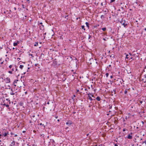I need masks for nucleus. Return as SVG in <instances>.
I'll return each mask as SVG.
<instances>
[{
    "instance_id": "1",
    "label": "nucleus",
    "mask_w": 146,
    "mask_h": 146,
    "mask_svg": "<svg viewBox=\"0 0 146 146\" xmlns=\"http://www.w3.org/2000/svg\"><path fill=\"white\" fill-rule=\"evenodd\" d=\"M9 132L8 131L5 132L4 133L2 134L3 137H5L7 136V135H9Z\"/></svg>"
},
{
    "instance_id": "2",
    "label": "nucleus",
    "mask_w": 146,
    "mask_h": 146,
    "mask_svg": "<svg viewBox=\"0 0 146 146\" xmlns=\"http://www.w3.org/2000/svg\"><path fill=\"white\" fill-rule=\"evenodd\" d=\"M88 98L90 100H92V99L90 95H91L92 97H93V95L91 94H88Z\"/></svg>"
},
{
    "instance_id": "3",
    "label": "nucleus",
    "mask_w": 146,
    "mask_h": 146,
    "mask_svg": "<svg viewBox=\"0 0 146 146\" xmlns=\"http://www.w3.org/2000/svg\"><path fill=\"white\" fill-rule=\"evenodd\" d=\"M66 124L68 125L69 126H70L71 125L72 123L71 121H68L67 122Z\"/></svg>"
},
{
    "instance_id": "4",
    "label": "nucleus",
    "mask_w": 146,
    "mask_h": 146,
    "mask_svg": "<svg viewBox=\"0 0 146 146\" xmlns=\"http://www.w3.org/2000/svg\"><path fill=\"white\" fill-rule=\"evenodd\" d=\"M5 80L7 83H8L10 82V79L9 78H6Z\"/></svg>"
},
{
    "instance_id": "5",
    "label": "nucleus",
    "mask_w": 146,
    "mask_h": 146,
    "mask_svg": "<svg viewBox=\"0 0 146 146\" xmlns=\"http://www.w3.org/2000/svg\"><path fill=\"white\" fill-rule=\"evenodd\" d=\"M127 138L128 139H131L133 138L132 136L131 135H130V134H129L128 135V136L127 137Z\"/></svg>"
},
{
    "instance_id": "6",
    "label": "nucleus",
    "mask_w": 146,
    "mask_h": 146,
    "mask_svg": "<svg viewBox=\"0 0 146 146\" xmlns=\"http://www.w3.org/2000/svg\"><path fill=\"white\" fill-rule=\"evenodd\" d=\"M121 24L124 26V27H126L127 25V24L126 23H125V22L122 23Z\"/></svg>"
},
{
    "instance_id": "7",
    "label": "nucleus",
    "mask_w": 146,
    "mask_h": 146,
    "mask_svg": "<svg viewBox=\"0 0 146 146\" xmlns=\"http://www.w3.org/2000/svg\"><path fill=\"white\" fill-rule=\"evenodd\" d=\"M67 59H69L70 61H71L72 60V56H68Z\"/></svg>"
},
{
    "instance_id": "8",
    "label": "nucleus",
    "mask_w": 146,
    "mask_h": 146,
    "mask_svg": "<svg viewBox=\"0 0 146 146\" xmlns=\"http://www.w3.org/2000/svg\"><path fill=\"white\" fill-rule=\"evenodd\" d=\"M44 25H41L40 26H39V27H40V29H41V30H43L44 29Z\"/></svg>"
},
{
    "instance_id": "9",
    "label": "nucleus",
    "mask_w": 146,
    "mask_h": 146,
    "mask_svg": "<svg viewBox=\"0 0 146 146\" xmlns=\"http://www.w3.org/2000/svg\"><path fill=\"white\" fill-rule=\"evenodd\" d=\"M96 99L98 101H100L101 100V98L99 96H98L96 98Z\"/></svg>"
},
{
    "instance_id": "10",
    "label": "nucleus",
    "mask_w": 146,
    "mask_h": 146,
    "mask_svg": "<svg viewBox=\"0 0 146 146\" xmlns=\"http://www.w3.org/2000/svg\"><path fill=\"white\" fill-rule=\"evenodd\" d=\"M18 43H19V42L18 41L17 42H14L13 43V45L14 46H16L17 45Z\"/></svg>"
},
{
    "instance_id": "11",
    "label": "nucleus",
    "mask_w": 146,
    "mask_h": 146,
    "mask_svg": "<svg viewBox=\"0 0 146 146\" xmlns=\"http://www.w3.org/2000/svg\"><path fill=\"white\" fill-rule=\"evenodd\" d=\"M11 91V92L10 93V94L11 95H14L15 94V93H14V92L13 91V90H12V91Z\"/></svg>"
},
{
    "instance_id": "12",
    "label": "nucleus",
    "mask_w": 146,
    "mask_h": 146,
    "mask_svg": "<svg viewBox=\"0 0 146 146\" xmlns=\"http://www.w3.org/2000/svg\"><path fill=\"white\" fill-rule=\"evenodd\" d=\"M35 66L36 67H37L38 68H40V67H39V65L38 64H35Z\"/></svg>"
},
{
    "instance_id": "13",
    "label": "nucleus",
    "mask_w": 146,
    "mask_h": 146,
    "mask_svg": "<svg viewBox=\"0 0 146 146\" xmlns=\"http://www.w3.org/2000/svg\"><path fill=\"white\" fill-rule=\"evenodd\" d=\"M39 125H41L42 126H43V127L44 128L45 127V126L43 124H42L41 123H40Z\"/></svg>"
},
{
    "instance_id": "14",
    "label": "nucleus",
    "mask_w": 146,
    "mask_h": 146,
    "mask_svg": "<svg viewBox=\"0 0 146 146\" xmlns=\"http://www.w3.org/2000/svg\"><path fill=\"white\" fill-rule=\"evenodd\" d=\"M102 29L104 31H106V27L103 28Z\"/></svg>"
},
{
    "instance_id": "15",
    "label": "nucleus",
    "mask_w": 146,
    "mask_h": 146,
    "mask_svg": "<svg viewBox=\"0 0 146 146\" xmlns=\"http://www.w3.org/2000/svg\"><path fill=\"white\" fill-rule=\"evenodd\" d=\"M3 103H4L3 104H2L3 105L5 106L6 105V102H5V101L4 100L3 102Z\"/></svg>"
},
{
    "instance_id": "16",
    "label": "nucleus",
    "mask_w": 146,
    "mask_h": 146,
    "mask_svg": "<svg viewBox=\"0 0 146 146\" xmlns=\"http://www.w3.org/2000/svg\"><path fill=\"white\" fill-rule=\"evenodd\" d=\"M18 81V80L14 81L13 82V84H16L17 83V82Z\"/></svg>"
},
{
    "instance_id": "17",
    "label": "nucleus",
    "mask_w": 146,
    "mask_h": 146,
    "mask_svg": "<svg viewBox=\"0 0 146 146\" xmlns=\"http://www.w3.org/2000/svg\"><path fill=\"white\" fill-rule=\"evenodd\" d=\"M141 80H142L143 82H144V83H145L146 82V80H145V79H142Z\"/></svg>"
},
{
    "instance_id": "18",
    "label": "nucleus",
    "mask_w": 146,
    "mask_h": 146,
    "mask_svg": "<svg viewBox=\"0 0 146 146\" xmlns=\"http://www.w3.org/2000/svg\"><path fill=\"white\" fill-rule=\"evenodd\" d=\"M24 66L23 65H20L19 66V68L21 69H22L23 67Z\"/></svg>"
},
{
    "instance_id": "19",
    "label": "nucleus",
    "mask_w": 146,
    "mask_h": 146,
    "mask_svg": "<svg viewBox=\"0 0 146 146\" xmlns=\"http://www.w3.org/2000/svg\"><path fill=\"white\" fill-rule=\"evenodd\" d=\"M38 42H35V44L34 45V46H36L38 45Z\"/></svg>"
},
{
    "instance_id": "20",
    "label": "nucleus",
    "mask_w": 146,
    "mask_h": 146,
    "mask_svg": "<svg viewBox=\"0 0 146 146\" xmlns=\"http://www.w3.org/2000/svg\"><path fill=\"white\" fill-rule=\"evenodd\" d=\"M101 18L102 19H104V15H101Z\"/></svg>"
},
{
    "instance_id": "21",
    "label": "nucleus",
    "mask_w": 146,
    "mask_h": 146,
    "mask_svg": "<svg viewBox=\"0 0 146 146\" xmlns=\"http://www.w3.org/2000/svg\"><path fill=\"white\" fill-rule=\"evenodd\" d=\"M86 24L87 26L88 27H89V23L88 22H86Z\"/></svg>"
},
{
    "instance_id": "22",
    "label": "nucleus",
    "mask_w": 146,
    "mask_h": 146,
    "mask_svg": "<svg viewBox=\"0 0 146 146\" xmlns=\"http://www.w3.org/2000/svg\"><path fill=\"white\" fill-rule=\"evenodd\" d=\"M127 89H126L125 91H124V94H127Z\"/></svg>"
},
{
    "instance_id": "23",
    "label": "nucleus",
    "mask_w": 146,
    "mask_h": 146,
    "mask_svg": "<svg viewBox=\"0 0 146 146\" xmlns=\"http://www.w3.org/2000/svg\"><path fill=\"white\" fill-rule=\"evenodd\" d=\"M106 77H108L109 76V73H106Z\"/></svg>"
},
{
    "instance_id": "24",
    "label": "nucleus",
    "mask_w": 146,
    "mask_h": 146,
    "mask_svg": "<svg viewBox=\"0 0 146 146\" xmlns=\"http://www.w3.org/2000/svg\"><path fill=\"white\" fill-rule=\"evenodd\" d=\"M85 27L84 25L82 26V29H84V30H85V29L84 28Z\"/></svg>"
},
{
    "instance_id": "25",
    "label": "nucleus",
    "mask_w": 146,
    "mask_h": 146,
    "mask_svg": "<svg viewBox=\"0 0 146 146\" xmlns=\"http://www.w3.org/2000/svg\"><path fill=\"white\" fill-rule=\"evenodd\" d=\"M129 56L128 54H127L126 55V58H128L129 57H128V56Z\"/></svg>"
},
{
    "instance_id": "26",
    "label": "nucleus",
    "mask_w": 146,
    "mask_h": 146,
    "mask_svg": "<svg viewBox=\"0 0 146 146\" xmlns=\"http://www.w3.org/2000/svg\"><path fill=\"white\" fill-rule=\"evenodd\" d=\"M113 92H114V94H115V89H113V91H112V93H113Z\"/></svg>"
},
{
    "instance_id": "27",
    "label": "nucleus",
    "mask_w": 146,
    "mask_h": 146,
    "mask_svg": "<svg viewBox=\"0 0 146 146\" xmlns=\"http://www.w3.org/2000/svg\"><path fill=\"white\" fill-rule=\"evenodd\" d=\"M11 144H13V145H14L15 144V142L14 141H13V142H12L11 143Z\"/></svg>"
},
{
    "instance_id": "28",
    "label": "nucleus",
    "mask_w": 146,
    "mask_h": 146,
    "mask_svg": "<svg viewBox=\"0 0 146 146\" xmlns=\"http://www.w3.org/2000/svg\"><path fill=\"white\" fill-rule=\"evenodd\" d=\"M6 101H7L8 102H9V104H10V103L9 100H8L7 99H6Z\"/></svg>"
},
{
    "instance_id": "29",
    "label": "nucleus",
    "mask_w": 146,
    "mask_h": 146,
    "mask_svg": "<svg viewBox=\"0 0 146 146\" xmlns=\"http://www.w3.org/2000/svg\"><path fill=\"white\" fill-rule=\"evenodd\" d=\"M115 0H111L110 3H111L115 1Z\"/></svg>"
},
{
    "instance_id": "30",
    "label": "nucleus",
    "mask_w": 146,
    "mask_h": 146,
    "mask_svg": "<svg viewBox=\"0 0 146 146\" xmlns=\"http://www.w3.org/2000/svg\"><path fill=\"white\" fill-rule=\"evenodd\" d=\"M25 145L24 146H30L28 144H25Z\"/></svg>"
},
{
    "instance_id": "31",
    "label": "nucleus",
    "mask_w": 146,
    "mask_h": 146,
    "mask_svg": "<svg viewBox=\"0 0 146 146\" xmlns=\"http://www.w3.org/2000/svg\"><path fill=\"white\" fill-rule=\"evenodd\" d=\"M9 73L11 74H12V71H9Z\"/></svg>"
},
{
    "instance_id": "32",
    "label": "nucleus",
    "mask_w": 146,
    "mask_h": 146,
    "mask_svg": "<svg viewBox=\"0 0 146 146\" xmlns=\"http://www.w3.org/2000/svg\"><path fill=\"white\" fill-rule=\"evenodd\" d=\"M15 68L16 69L15 71H17V68L16 66H15Z\"/></svg>"
},
{
    "instance_id": "33",
    "label": "nucleus",
    "mask_w": 146,
    "mask_h": 146,
    "mask_svg": "<svg viewBox=\"0 0 146 146\" xmlns=\"http://www.w3.org/2000/svg\"><path fill=\"white\" fill-rule=\"evenodd\" d=\"M12 65H10L9 66V68H12Z\"/></svg>"
},
{
    "instance_id": "34",
    "label": "nucleus",
    "mask_w": 146,
    "mask_h": 146,
    "mask_svg": "<svg viewBox=\"0 0 146 146\" xmlns=\"http://www.w3.org/2000/svg\"><path fill=\"white\" fill-rule=\"evenodd\" d=\"M128 57H129V60L132 59V57L130 56H129Z\"/></svg>"
},
{
    "instance_id": "35",
    "label": "nucleus",
    "mask_w": 146,
    "mask_h": 146,
    "mask_svg": "<svg viewBox=\"0 0 146 146\" xmlns=\"http://www.w3.org/2000/svg\"><path fill=\"white\" fill-rule=\"evenodd\" d=\"M144 143H145V144L146 145V140H145V141H143V143H142L143 144Z\"/></svg>"
},
{
    "instance_id": "36",
    "label": "nucleus",
    "mask_w": 146,
    "mask_h": 146,
    "mask_svg": "<svg viewBox=\"0 0 146 146\" xmlns=\"http://www.w3.org/2000/svg\"><path fill=\"white\" fill-rule=\"evenodd\" d=\"M7 107H9V105L7 104H6V105H5Z\"/></svg>"
},
{
    "instance_id": "37",
    "label": "nucleus",
    "mask_w": 146,
    "mask_h": 146,
    "mask_svg": "<svg viewBox=\"0 0 146 146\" xmlns=\"http://www.w3.org/2000/svg\"><path fill=\"white\" fill-rule=\"evenodd\" d=\"M27 2L28 3H30V0H27Z\"/></svg>"
},
{
    "instance_id": "38",
    "label": "nucleus",
    "mask_w": 146,
    "mask_h": 146,
    "mask_svg": "<svg viewBox=\"0 0 146 146\" xmlns=\"http://www.w3.org/2000/svg\"><path fill=\"white\" fill-rule=\"evenodd\" d=\"M144 78L146 80V74L144 75Z\"/></svg>"
},
{
    "instance_id": "39",
    "label": "nucleus",
    "mask_w": 146,
    "mask_h": 146,
    "mask_svg": "<svg viewBox=\"0 0 146 146\" xmlns=\"http://www.w3.org/2000/svg\"><path fill=\"white\" fill-rule=\"evenodd\" d=\"M123 20L122 19L121 20V21H120V23H121V24H122V23H123Z\"/></svg>"
},
{
    "instance_id": "40",
    "label": "nucleus",
    "mask_w": 146,
    "mask_h": 146,
    "mask_svg": "<svg viewBox=\"0 0 146 146\" xmlns=\"http://www.w3.org/2000/svg\"><path fill=\"white\" fill-rule=\"evenodd\" d=\"M22 7H23V8H25V7H24V5L23 4H22Z\"/></svg>"
},
{
    "instance_id": "41",
    "label": "nucleus",
    "mask_w": 146,
    "mask_h": 146,
    "mask_svg": "<svg viewBox=\"0 0 146 146\" xmlns=\"http://www.w3.org/2000/svg\"><path fill=\"white\" fill-rule=\"evenodd\" d=\"M13 86H14V88H15V87L16 86V84H13Z\"/></svg>"
},
{
    "instance_id": "42",
    "label": "nucleus",
    "mask_w": 146,
    "mask_h": 146,
    "mask_svg": "<svg viewBox=\"0 0 146 146\" xmlns=\"http://www.w3.org/2000/svg\"><path fill=\"white\" fill-rule=\"evenodd\" d=\"M2 136V134H0V139L1 138Z\"/></svg>"
},
{
    "instance_id": "43",
    "label": "nucleus",
    "mask_w": 146,
    "mask_h": 146,
    "mask_svg": "<svg viewBox=\"0 0 146 146\" xmlns=\"http://www.w3.org/2000/svg\"><path fill=\"white\" fill-rule=\"evenodd\" d=\"M42 22L40 23L39 24H38L39 25H42Z\"/></svg>"
},
{
    "instance_id": "44",
    "label": "nucleus",
    "mask_w": 146,
    "mask_h": 146,
    "mask_svg": "<svg viewBox=\"0 0 146 146\" xmlns=\"http://www.w3.org/2000/svg\"><path fill=\"white\" fill-rule=\"evenodd\" d=\"M91 37V35H89V36H88V39H90Z\"/></svg>"
},
{
    "instance_id": "45",
    "label": "nucleus",
    "mask_w": 146,
    "mask_h": 146,
    "mask_svg": "<svg viewBox=\"0 0 146 146\" xmlns=\"http://www.w3.org/2000/svg\"><path fill=\"white\" fill-rule=\"evenodd\" d=\"M9 89H10V90L11 91H12V90H13V89H12V88H9Z\"/></svg>"
},
{
    "instance_id": "46",
    "label": "nucleus",
    "mask_w": 146,
    "mask_h": 146,
    "mask_svg": "<svg viewBox=\"0 0 146 146\" xmlns=\"http://www.w3.org/2000/svg\"><path fill=\"white\" fill-rule=\"evenodd\" d=\"M68 15L65 16V18H66L67 19H68V18H67L66 17H68Z\"/></svg>"
},
{
    "instance_id": "47",
    "label": "nucleus",
    "mask_w": 146,
    "mask_h": 146,
    "mask_svg": "<svg viewBox=\"0 0 146 146\" xmlns=\"http://www.w3.org/2000/svg\"><path fill=\"white\" fill-rule=\"evenodd\" d=\"M11 135H14V133H13L12 132H11Z\"/></svg>"
},
{
    "instance_id": "48",
    "label": "nucleus",
    "mask_w": 146,
    "mask_h": 146,
    "mask_svg": "<svg viewBox=\"0 0 146 146\" xmlns=\"http://www.w3.org/2000/svg\"><path fill=\"white\" fill-rule=\"evenodd\" d=\"M129 54L130 55V56H131L132 55V54L130 53H129Z\"/></svg>"
},
{
    "instance_id": "49",
    "label": "nucleus",
    "mask_w": 146,
    "mask_h": 146,
    "mask_svg": "<svg viewBox=\"0 0 146 146\" xmlns=\"http://www.w3.org/2000/svg\"><path fill=\"white\" fill-rule=\"evenodd\" d=\"M125 129H123V131H125Z\"/></svg>"
},
{
    "instance_id": "50",
    "label": "nucleus",
    "mask_w": 146,
    "mask_h": 146,
    "mask_svg": "<svg viewBox=\"0 0 146 146\" xmlns=\"http://www.w3.org/2000/svg\"><path fill=\"white\" fill-rule=\"evenodd\" d=\"M142 102H142V101H140V103L141 104L142 103Z\"/></svg>"
},
{
    "instance_id": "51",
    "label": "nucleus",
    "mask_w": 146,
    "mask_h": 146,
    "mask_svg": "<svg viewBox=\"0 0 146 146\" xmlns=\"http://www.w3.org/2000/svg\"><path fill=\"white\" fill-rule=\"evenodd\" d=\"M114 146H118V145H117V144H115Z\"/></svg>"
},
{
    "instance_id": "52",
    "label": "nucleus",
    "mask_w": 146,
    "mask_h": 146,
    "mask_svg": "<svg viewBox=\"0 0 146 146\" xmlns=\"http://www.w3.org/2000/svg\"><path fill=\"white\" fill-rule=\"evenodd\" d=\"M17 135L15 134V135L14 136H15V137H17Z\"/></svg>"
},
{
    "instance_id": "53",
    "label": "nucleus",
    "mask_w": 146,
    "mask_h": 146,
    "mask_svg": "<svg viewBox=\"0 0 146 146\" xmlns=\"http://www.w3.org/2000/svg\"><path fill=\"white\" fill-rule=\"evenodd\" d=\"M113 77L112 76H110V78H113Z\"/></svg>"
},
{
    "instance_id": "54",
    "label": "nucleus",
    "mask_w": 146,
    "mask_h": 146,
    "mask_svg": "<svg viewBox=\"0 0 146 146\" xmlns=\"http://www.w3.org/2000/svg\"><path fill=\"white\" fill-rule=\"evenodd\" d=\"M84 90L85 91L87 90V89L86 88H85Z\"/></svg>"
},
{
    "instance_id": "55",
    "label": "nucleus",
    "mask_w": 146,
    "mask_h": 146,
    "mask_svg": "<svg viewBox=\"0 0 146 146\" xmlns=\"http://www.w3.org/2000/svg\"><path fill=\"white\" fill-rule=\"evenodd\" d=\"M12 71H14V68H13L12 69Z\"/></svg>"
},
{
    "instance_id": "56",
    "label": "nucleus",
    "mask_w": 146,
    "mask_h": 146,
    "mask_svg": "<svg viewBox=\"0 0 146 146\" xmlns=\"http://www.w3.org/2000/svg\"><path fill=\"white\" fill-rule=\"evenodd\" d=\"M111 66V65H109L108 66V67H110Z\"/></svg>"
},
{
    "instance_id": "57",
    "label": "nucleus",
    "mask_w": 146,
    "mask_h": 146,
    "mask_svg": "<svg viewBox=\"0 0 146 146\" xmlns=\"http://www.w3.org/2000/svg\"><path fill=\"white\" fill-rule=\"evenodd\" d=\"M14 9L15 10L16 9V7H14Z\"/></svg>"
},
{
    "instance_id": "58",
    "label": "nucleus",
    "mask_w": 146,
    "mask_h": 146,
    "mask_svg": "<svg viewBox=\"0 0 146 146\" xmlns=\"http://www.w3.org/2000/svg\"><path fill=\"white\" fill-rule=\"evenodd\" d=\"M27 92H25V94H27Z\"/></svg>"
},
{
    "instance_id": "59",
    "label": "nucleus",
    "mask_w": 146,
    "mask_h": 146,
    "mask_svg": "<svg viewBox=\"0 0 146 146\" xmlns=\"http://www.w3.org/2000/svg\"><path fill=\"white\" fill-rule=\"evenodd\" d=\"M71 71L72 72H73L74 70H71Z\"/></svg>"
},
{
    "instance_id": "60",
    "label": "nucleus",
    "mask_w": 146,
    "mask_h": 146,
    "mask_svg": "<svg viewBox=\"0 0 146 146\" xmlns=\"http://www.w3.org/2000/svg\"><path fill=\"white\" fill-rule=\"evenodd\" d=\"M25 73H26V72H24V73H23V74H25Z\"/></svg>"
},
{
    "instance_id": "61",
    "label": "nucleus",
    "mask_w": 146,
    "mask_h": 146,
    "mask_svg": "<svg viewBox=\"0 0 146 146\" xmlns=\"http://www.w3.org/2000/svg\"><path fill=\"white\" fill-rule=\"evenodd\" d=\"M2 48L0 46V49Z\"/></svg>"
},
{
    "instance_id": "62",
    "label": "nucleus",
    "mask_w": 146,
    "mask_h": 146,
    "mask_svg": "<svg viewBox=\"0 0 146 146\" xmlns=\"http://www.w3.org/2000/svg\"><path fill=\"white\" fill-rule=\"evenodd\" d=\"M89 135V134H87V136H88Z\"/></svg>"
},
{
    "instance_id": "63",
    "label": "nucleus",
    "mask_w": 146,
    "mask_h": 146,
    "mask_svg": "<svg viewBox=\"0 0 146 146\" xmlns=\"http://www.w3.org/2000/svg\"><path fill=\"white\" fill-rule=\"evenodd\" d=\"M79 91V90H77V92H78Z\"/></svg>"
},
{
    "instance_id": "64",
    "label": "nucleus",
    "mask_w": 146,
    "mask_h": 146,
    "mask_svg": "<svg viewBox=\"0 0 146 146\" xmlns=\"http://www.w3.org/2000/svg\"><path fill=\"white\" fill-rule=\"evenodd\" d=\"M145 30L146 31V28L145 29Z\"/></svg>"
}]
</instances>
